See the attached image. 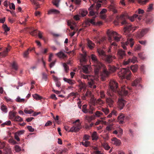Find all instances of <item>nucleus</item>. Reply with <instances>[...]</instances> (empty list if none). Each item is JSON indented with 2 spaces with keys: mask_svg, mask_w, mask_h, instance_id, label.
<instances>
[{
  "mask_svg": "<svg viewBox=\"0 0 154 154\" xmlns=\"http://www.w3.org/2000/svg\"><path fill=\"white\" fill-rule=\"evenodd\" d=\"M91 58L92 62L94 63V72L95 77L84 74H82L81 77L82 78L88 80V83L90 88L95 89L97 87L96 81L98 80V77L99 75H100L101 79L103 81H104L108 76L109 73L105 69L104 65L98 60L96 56L92 54Z\"/></svg>",
  "mask_w": 154,
  "mask_h": 154,
  "instance_id": "obj_1",
  "label": "nucleus"
},
{
  "mask_svg": "<svg viewBox=\"0 0 154 154\" xmlns=\"http://www.w3.org/2000/svg\"><path fill=\"white\" fill-rule=\"evenodd\" d=\"M122 84H121L120 90L118 88V83L114 80H111L109 83L110 89L108 91L112 93L115 94L117 93L119 95L121 96H126L128 95V90H130L131 89L128 88L125 85L126 82L125 80H122Z\"/></svg>",
  "mask_w": 154,
  "mask_h": 154,
  "instance_id": "obj_2",
  "label": "nucleus"
},
{
  "mask_svg": "<svg viewBox=\"0 0 154 154\" xmlns=\"http://www.w3.org/2000/svg\"><path fill=\"white\" fill-rule=\"evenodd\" d=\"M125 16L124 14H122L119 17L117 16L116 20L114 22V24L117 25L119 23L121 22L122 25H125V33L126 32H130L131 30L132 32H133L138 28L137 26L132 27L131 25L128 23L125 20Z\"/></svg>",
  "mask_w": 154,
  "mask_h": 154,
  "instance_id": "obj_3",
  "label": "nucleus"
},
{
  "mask_svg": "<svg viewBox=\"0 0 154 154\" xmlns=\"http://www.w3.org/2000/svg\"><path fill=\"white\" fill-rule=\"evenodd\" d=\"M97 51L100 57L108 63H111L113 59L116 58L115 56L106 55L105 52L101 49H98Z\"/></svg>",
  "mask_w": 154,
  "mask_h": 154,
  "instance_id": "obj_4",
  "label": "nucleus"
},
{
  "mask_svg": "<svg viewBox=\"0 0 154 154\" xmlns=\"http://www.w3.org/2000/svg\"><path fill=\"white\" fill-rule=\"evenodd\" d=\"M107 33L109 37V40L110 42L112 40V37H113L114 40L116 42H118L120 40L121 36L116 32L108 30Z\"/></svg>",
  "mask_w": 154,
  "mask_h": 154,
  "instance_id": "obj_5",
  "label": "nucleus"
},
{
  "mask_svg": "<svg viewBox=\"0 0 154 154\" xmlns=\"http://www.w3.org/2000/svg\"><path fill=\"white\" fill-rule=\"evenodd\" d=\"M107 94L110 97L106 98V101L109 106L110 107H111L112 106L114 103V100L116 98L117 96L115 94L110 92V91H107Z\"/></svg>",
  "mask_w": 154,
  "mask_h": 154,
  "instance_id": "obj_6",
  "label": "nucleus"
},
{
  "mask_svg": "<svg viewBox=\"0 0 154 154\" xmlns=\"http://www.w3.org/2000/svg\"><path fill=\"white\" fill-rule=\"evenodd\" d=\"M120 72L121 76L123 78H126L128 80L130 79L131 73L129 68H123L121 70Z\"/></svg>",
  "mask_w": 154,
  "mask_h": 154,
  "instance_id": "obj_7",
  "label": "nucleus"
},
{
  "mask_svg": "<svg viewBox=\"0 0 154 154\" xmlns=\"http://www.w3.org/2000/svg\"><path fill=\"white\" fill-rule=\"evenodd\" d=\"M82 127L81 124L80 123L74 124V125L70 128L69 131L72 132H77L80 130Z\"/></svg>",
  "mask_w": 154,
  "mask_h": 154,
  "instance_id": "obj_8",
  "label": "nucleus"
},
{
  "mask_svg": "<svg viewBox=\"0 0 154 154\" xmlns=\"http://www.w3.org/2000/svg\"><path fill=\"white\" fill-rule=\"evenodd\" d=\"M117 55L119 60H121L125 58L126 56L125 51L122 49H119L117 51Z\"/></svg>",
  "mask_w": 154,
  "mask_h": 154,
  "instance_id": "obj_9",
  "label": "nucleus"
},
{
  "mask_svg": "<svg viewBox=\"0 0 154 154\" xmlns=\"http://www.w3.org/2000/svg\"><path fill=\"white\" fill-rule=\"evenodd\" d=\"M148 29L146 28L142 29L140 32H138L137 36L138 37L141 38L143 37L148 32Z\"/></svg>",
  "mask_w": 154,
  "mask_h": 154,
  "instance_id": "obj_10",
  "label": "nucleus"
},
{
  "mask_svg": "<svg viewBox=\"0 0 154 154\" xmlns=\"http://www.w3.org/2000/svg\"><path fill=\"white\" fill-rule=\"evenodd\" d=\"M126 101L122 98L119 99L118 102V107L120 109H123Z\"/></svg>",
  "mask_w": 154,
  "mask_h": 154,
  "instance_id": "obj_11",
  "label": "nucleus"
},
{
  "mask_svg": "<svg viewBox=\"0 0 154 154\" xmlns=\"http://www.w3.org/2000/svg\"><path fill=\"white\" fill-rule=\"evenodd\" d=\"M137 57H133L131 59L129 58L127 61H124L123 63L125 65H126L129 63L130 62H131L133 63H135L137 61Z\"/></svg>",
  "mask_w": 154,
  "mask_h": 154,
  "instance_id": "obj_12",
  "label": "nucleus"
},
{
  "mask_svg": "<svg viewBox=\"0 0 154 154\" xmlns=\"http://www.w3.org/2000/svg\"><path fill=\"white\" fill-rule=\"evenodd\" d=\"M141 78H137L133 81L131 83V85L133 87L137 86V85H140L139 84L141 81Z\"/></svg>",
  "mask_w": 154,
  "mask_h": 154,
  "instance_id": "obj_13",
  "label": "nucleus"
},
{
  "mask_svg": "<svg viewBox=\"0 0 154 154\" xmlns=\"http://www.w3.org/2000/svg\"><path fill=\"white\" fill-rule=\"evenodd\" d=\"M112 143L116 146H119L121 144V141L116 137H114L111 139Z\"/></svg>",
  "mask_w": 154,
  "mask_h": 154,
  "instance_id": "obj_14",
  "label": "nucleus"
},
{
  "mask_svg": "<svg viewBox=\"0 0 154 154\" xmlns=\"http://www.w3.org/2000/svg\"><path fill=\"white\" fill-rule=\"evenodd\" d=\"M125 116L122 113H121L118 117V121L120 124H123Z\"/></svg>",
  "mask_w": 154,
  "mask_h": 154,
  "instance_id": "obj_15",
  "label": "nucleus"
},
{
  "mask_svg": "<svg viewBox=\"0 0 154 154\" xmlns=\"http://www.w3.org/2000/svg\"><path fill=\"white\" fill-rule=\"evenodd\" d=\"M125 44L126 45H128L130 44L131 47H132L134 44V42L133 39L132 38H128L127 41L125 42Z\"/></svg>",
  "mask_w": 154,
  "mask_h": 154,
  "instance_id": "obj_16",
  "label": "nucleus"
},
{
  "mask_svg": "<svg viewBox=\"0 0 154 154\" xmlns=\"http://www.w3.org/2000/svg\"><path fill=\"white\" fill-rule=\"evenodd\" d=\"M86 23L87 25H89V23H91L93 25H95L96 24V22L95 20V17H94L92 19H88Z\"/></svg>",
  "mask_w": 154,
  "mask_h": 154,
  "instance_id": "obj_17",
  "label": "nucleus"
},
{
  "mask_svg": "<svg viewBox=\"0 0 154 154\" xmlns=\"http://www.w3.org/2000/svg\"><path fill=\"white\" fill-rule=\"evenodd\" d=\"M87 45L88 47L91 49H93L95 46L94 43L89 39L87 40Z\"/></svg>",
  "mask_w": 154,
  "mask_h": 154,
  "instance_id": "obj_18",
  "label": "nucleus"
},
{
  "mask_svg": "<svg viewBox=\"0 0 154 154\" xmlns=\"http://www.w3.org/2000/svg\"><path fill=\"white\" fill-rule=\"evenodd\" d=\"M17 112H10L9 113V115L10 119L12 121L15 118L16 116Z\"/></svg>",
  "mask_w": 154,
  "mask_h": 154,
  "instance_id": "obj_19",
  "label": "nucleus"
},
{
  "mask_svg": "<svg viewBox=\"0 0 154 154\" xmlns=\"http://www.w3.org/2000/svg\"><path fill=\"white\" fill-rule=\"evenodd\" d=\"M88 113L89 114H92L93 113V111L95 110V108L91 105H89L88 107L87 108Z\"/></svg>",
  "mask_w": 154,
  "mask_h": 154,
  "instance_id": "obj_20",
  "label": "nucleus"
},
{
  "mask_svg": "<svg viewBox=\"0 0 154 154\" xmlns=\"http://www.w3.org/2000/svg\"><path fill=\"white\" fill-rule=\"evenodd\" d=\"M77 81L79 83V87L81 89L86 88V85L85 83L83 82L81 80L79 79Z\"/></svg>",
  "mask_w": 154,
  "mask_h": 154,
  "instance_id": "obj_21",
  "label": "nucleus"
},
{
  "mask_svg": "<svg viewBox=\"0 0 154 154\" xmlns=\"http://www.w3.org/2000/svg\"><path fill=\"white\" fill-rule=\"evenodd\" d=\"M79 13L82 16L84 17L88 14V12L86 10L81 9L79 11Z\"/></svg>",
  "mask_w": 154,
  "mask_h": 154,
  "instance_id": "obj_22",
  "label": "nucleus"
},
{
  "mask_svg": "<svg viewBox=\"0 0 154 154\" xmlns=\"http://www.w3.org/2000/svg\"><path fill=\"white\" fill-rule=\"evenodd\" d=\"M91 137L92 138V140H97L98 137L97 135V133L96 131H94L91 134Z\"/></svg>",
  "mask_w": 154,
  "mask_h": 154,
  "instance_id": "obj_23",
  "label": "nucleus"
},
{
  "mask_svg": "<svg viewBox=\"0 0 154 154\" xmlns=\"http://www.w3.org/2000/svg\"><path fill=\"white\" fill-rule=\"evenodd\" d=\"M63 80L64 81L67 82L70 85H73L74 84L75 81L72 80L68 79L65 78H63Z\"/></svg>",
  "mask_w": 154,
  "mask_h": 154,
  "instance_id": "obj_24",
  "label": "nucleus"
},
{
  "mask_svg": "<svg viewBox=\"0 0 154 154\" xmlns=\"http://www.w3.org/2000/svg\"><path fill=\"white\" fill-rule=\"evenodd\" d=\"M138 67L137 64L133 65L131 66V69L133 72H135L137 71Z\"/></svg>",
  "mask_w": 154,
  "mask_h": 154,
  "instance_id": "obj_25",
  "label": "nucleus"
},
{
  "mask_svg": "<svg viewBox=\"0 0 154 154\" xmlns=\"http://www.w3.org/2000/svg\"><path fill=\"white\" fill-rule=\"evenodd\" d=\"M101 145L106 150H108L110 148V147L106 143H102Z\"/></svg>",
  "mask_w": 154,
  "mask_h": 154,
  "instance_id": "obj_26",
  "label": "nucleus"
},
{
  "mask_svg": "<svg viewBox=\"0 0 154 154\" xmlns=\"http://www.w3.org/2000/svg\"><path fill=\"white\" fill-rule=\"evenodd\" d=\"M89 66H84L82 67V69L84 73H88L90 72L88 69Z\"/></svg>",
  "mask_w": 154,
  "mask_h": 154,
  "instance_id": "obj_27",
  "label": "nucleus"
},
{
  "mask_svg": "<svg viewBox=\"0 0 154 154\" xmlns=\"http://www.w3.org/2000/svg\"><path fill=\"white\" fill-rule=\"evenodd\" d=\"M1 109L4 112L6 113L8 112V109L6 106L2 103L1 104Z\"/></svg>",
  "mask_w": 154,
  "mask_h": 154,
  "instance_id": "obj_28",
  "label": "nucleus"
},
{
  "mask_svg": "<svg viewBox=\"0 0 154 154\" xmlns=\"http://www.w3.org/2000/svg\"><path fill=\"white\" fill-rule=\"evenodd\" d=\"M60 58H64L66 57V55L62 51H60L56 54Z\"/></svg>",
  "mask_w": 154,
  "mask_h": 154,
  "instance_id": "obj_29",
  "label": "nucleus"
},
{
  "mask_svg": "<svg viewBox=\"0 0 154 154\" xmlns=\"http://www.w3.org/2000/svg\"><path fill=\"white\" fill-rule=\"evenodd\" d=\"M51 13L57 14H59L60 13V12L58 10L55 9H52L48 11V14H50Z\"/></svg>",
  "mask_w": 154,
  "mask_h": 154,
  "instance_id": "obj_30",
  "label": "nucleus"
},
{
  "mask_svg": "<svg viewBox=\"0 0 154 154\" xmlns=\"http://www.w3.org/2000/svg\"><path fill=\"white\" fill-rule=\"evenodd\" d=\"M29 48L27 50L25 51L23 53V56L25 58H28L29 57Z\"/></svg>",
  "mask_w": 154,
  "mask_h": 154,
  "instance_id": "obj_31",
  "label": "nucleus"
},
{
  "mask_svg": "<svg viewBox=\"0 0 154 154\" xmlns=\"http://www.w3.org/2000/svg\"><path fill=\"white\" fill-rule=\"evenodd\" d=\"M103 113L99 111H97L94 113V116L96 117H99L103 115Z\"/></svg>",
  "mask_w": 154,
  "mask_h": 154,
  "instance_id": "obj_32",
  "label": "nucleus"
},
{
  "mask_svg": "<svg viewBox=\"0 0 154 154\" xmlns=\"http://www.w3.org/2000/svg\"><path fill=\"white\" fill-rule=\"evenodd\" d=\"M12 69L15 71L18 69V66L17 64L15 62H14L12 64Z\"/></svg>",
  "mask_w": 154,
  "mask_h": 154,
  "instance_id": "obj_33",
  "label": "nucleus"
},
{
  "mask_svg": "<svg viewBox=\"0 0 154 154\" xmlns=\"http://www.w3.org/2000/svg\"><path fill=\"white\" fill-rule=\"evenodd\" d=\"M5 150L4 153L5 154H10L11 152V149L6 147H5L4 149Z\"/></svg>",
  "mask_w": 154,
  "mask_h": 154,
  "instance_id": "obj_34",
  "label": "nucleus"
},
{
  "mask_svg": "<svg viewBox=\"0 0 154 154\" xmlns=\"http://www.w3.org/2000/svg\"><path fill=\"white\" fill-rule=\"evenodd\" d=\"M82 111L85 113H88L87 105L86 104L84 105L82 107Z\"/></svg>",
  "mask_w": 154,
  "mask_h": 154,
  "instance_id": "obj_35",
  "label": "nucleus"
},
{
  "mask_svg": "<svg viewBox=\"0 0 154 154\" xmlns=\"http://www.w3.org/2000/svg\"><path fill=\"white\" fill-rule=\"evenodd\" d=\"M23 120V119L22 118L19 116H16L13 121L16 122H21Z\"/></svg>",
  "mask_w": 154,
  "mask_h": 154,
  "instance_id": "obj_36",
  "label": "nucleus"
},
{
  "mask_svg": "<svg viewBox=\"0 0 154 154\" xmlns=\"http://www.w3.org/2000/svg\"><path fill=\"white\" fill-rule=\"evenodd\" d=\"M11 125V122L9 120L8 121L6 122L1 125L3 127H4L5 125L9 126Z\"/></svg>",
  "mask_w": 154,
  "mask_h": 154,
  "instance_id": "obj_37",
  "label": "nucleus"
},
{
  "mask_svg": "<svg viewBox=\"0 0 154 154\" xmlns=\"http://www.w3.org/2000/svg\"><path fill=\"white\" fill-rule=\"evenodd\" d=\"M137 2L140 5L145 4L148 0H137Z\"/></svg>",
  "mask_w": 154,
  "mask_h": 154,
  "instance_id": "obj_38",
  "label": "nucleus"
},
{
  "mask_svg": "<svg viewBox=\"0 0 154 154\" xmlns=\"http://www.w3.org/2000/svg\"><path fill=\"white\" fill-rule=\"evenodd\" d=\"M101 110L104 112V113L106 115H107L108 114L109 112V109L107 108H102Z\"/></svg>",
  "mask_w": 154,
  "mask_h": 154,
  "instance_id": "obj_39",
  "label": "nucleus"
},
{
  "mask_svg": "<svg viewBox=\"0 0 154 154\" xmlns=\"http://www.w3.org/2000/svg\"><path fill=\"white\" fill-rule=\"evenodd\" d=\"M63 66L64 67L65 71L66 72H68L69 70V66L67 65V64L65 63H63Z\"/></svg>",
  "mask_w": 154,
  "mask_h": 154,
  "instance_id": "obj_40",
  "label": "nucleus"
},
{
  "mask_svg": "<svg viewBox=\"0 0 154 154\" xmlns=\"http://www.w3.org/2000/svg\"><path fill=\"white\" fill-rule=\"evenodd\" d=\"M91 91H86L85 94V96H84L83 97V99H84L85 98V97H89L91 96Z\"/></svg>",
  "mask_w": 154,
  "mask_h": 154,
  "instance_id": "obj_41",
  "label": "nucleus"
},
{
  "mask_svg": "<svg viewBox=\"0 0 154 154\" xmlns=\"http://www.w3.org/2000/svg\"><path fill=\"white\" fill-rule=\"evenodd\" d=\"M25 131L23 130L18 131L15 133L16 134L18 135L19 136H20L21 135L23 134L24 133Z\"/></svg>",
  "mask_w": 154,
  "mask_h": 154,
  "instance_id": "obj_42",
  "label": "nucleus"
},
{
  "mask_svg": "<svg viewBox=\"0 0 154 154\" xmlns=\"http://www.w3.org/2000/svg\"><path fill=\"white\" fill-rule=\"evenodd\" d=\"M112 46H117V45L115 42H113L112 43L111 45L109 47V49L107 51L109 53V52H111V50Z\"/></svg>",
  "mask_w": 154,
  "mask_h": 154,
  "instance_id": "obj_43",
  "label": "nucleus"
},
{
  "mask_svg": "<svg viewBox=\"0 0 154 154\" xmlns=\"http://www.w3.org/2000/svg\"><path fill=\"white\" fill-rule=\"evenodd\" d=\"M33 97L34 99L37 100H40L42 98L41 97L37 94H35L33 95Z\"/></svg>",
  "mask_w": 154,
  "mask_h": 154,
  "instance_id": "obj_44",
  "label": "nucleus"
},
{
  "mask_svg": "<svg viewBox=\"0 0 154 154\" xmlns=\"http://www.w3.org/2000/svg\"><path fill=\"white\" fill-rule=\"evenodd\" d=\"M59 2L58 0H53L52 2L53 4L57 7L59 6Z\"/></svg>",
  "mask_w": 154,
  "mask_h": 154,
  "instance_id": "obj_45",
  "label": "nucleus"
},
{
  "mask_svg": "<svg viewBox=\"0 0 154 154\" xmlns=\"http://www.w3.org/2000/svg\"><path fill=\"white\" fill-rule=\"evenodd\" d=\"M100 94L101 98L103 99L105 98V94L104 91H100Z\"/></svg>",
  "mask_w": 154,
  "mask_h": 154,
  "instance_id": "obj_46",
  "label": "nucleus"
},
{
  "mask_svg": "<svg viewBox=\"0 0 154 154\" xmlns=\"http://www.w3.org/2000/svg\"><path fill=\"white\" fill-rule=\"evenodd\" d=\"M153 4H150L149 5L148 8H147V11L148 12L151 11L153 9Z\"/></svg>",
  "mask_w": 154,
  "mask_h": 154,
  "instance_id": "obj_47",
  "label": "nucleus"
},
{
  "mask_svg": "<svg viewBox=\"0 0 154 154\" xmlns=\"http://www.w3.org/2000/svg\"><path fill=\"white\" fill-rule=\"evenodd\" d=\"M96 102L97 103L100 105H102L104 103L103 101L100 99L97 100L96 101Z\"/></svg>",
  "mask_w": 154,
  "mask_h": 154,
  "instance_id": "obj_48",
  "label": "nucleus"
},
{
  "mask_svg": "<svg viewBox=\"0 0 154 154\" xmlns=\"http://www.w3.org/2000/svg\"><path fill=\"white\" fill-rule=\"evenodd\" d=\"M5 147V142H1L0 141V149H4Z\"/></svg>",
  "mask_w": 154,
  "mask_h": 154,
  "instance_id": "obj_49",
  "label": "nucleus"
},
{
  "mask_svg": "<svg viewBox=\"0 0 154 154\" xmlns=\"http://www.w3.org/2000/svg\"><path fill=\"white\" fill-rule=\"evenodd\" d=\"M15 150L16 152H19L21 151V149L20 147L17 145H16L15 146Z\"/></svg>",
  "mask_w": 154,
  "mask_h": 154,
  "instance_id": "obj_50",
  "label": "nucleus"
},
{
  "mask_svg": "<svg viewBox=\"0 0 154 154\" xmlns=\"http://www.w3.org/2000/svg\"><path fill=\"white\" fill-rule=\"evenodd\" d=\"M24 99H21L19 97H18L16 99V101L18 102H24Z\"/></svg>",
  "mask_w": 154,
  "mask_h": 154,
  "instance_id": "obj_51",
  "label": "nucleus"
},
{
  "mask_svg": "<svg viewBox=\"0 0 154 154\" xmlns=\"http://www.w3.org/2000/svg\"><path fill=\"white\" fill-rule=\"evenodd\" d=\"M85 141L84 142L85 144H84V146L87 147L89 146L90 145V143L89 141L84 140L83 141Z\"/></svg>",
  "mask_w": 154,
  "mask_h": 154,
  "instance_id": "obj_52",
  "label": "nucleus"
},
{
  "mask_svg": "<svg viewBox=\"0 0 154 154\" xmlns=\"http://www.w3.org/2000/svg\"><path fill=\"white\" fill-rule=\"evenodd\" d=\"M30 34L33 36H35L37 35V31L36 29L34 30L33 31L31 32H30Z\"/></svg>",
  "mask_w": 154,
  "mask_h": 154,
  "instance_id": "obj_53",
  "label": "nucleus"
},
{
  "mask_svg": "<svg viewBox=\"0 0 154 154\" xmlns=\"http://www.w3.org/2000/svg\"><path fill=\"white\" fill-rule=\"evenodd\" d=\"M9 143L13 144H15L17 143V142L13 139H10L8 141Z\"/></svg>",
  "mask_w": 154,
  "mask_h": 154,
  "instance_id": "obj_54",
  "label": "nucleus"
},
{
  "mask_svg": "<svg viewBox=\"0 0 154 154\" xmlns=\"http://www.w3.org/2000/svg\"><path fill=\"white\" fill-rule=\"evenodd\" d=\"M93 117L92 116H86L85 117V119L88 122H90L93 119Z\"/></svg>",
  "mask_w": 154,
  "mask_h": 154,
  "instance_id": "obj_55",
  "label": "nucleus"
},
{
  "mask_svg": "<svg viewBox=\"0 0 154 154\" xmlns=\"http://www.w3.org/2000/svg\"><path fill=\"white\" fill-rule=\"evenodd\" d=\"M27 128L29 131L30 132H33L34 131V129L32 127L30 126H28L27 127Z\"/></svg>",
  "mask_w": 154,
  "mask_h": 154,
  "instance_id": "obj_56",
  "label": "nucleus"
},
{
  "mask_svg": "<svg viewBox=\"0 0 154 154\" xmlns=\"http://www.w3.org/2000/svg\"><path fill=\"white\" fill-rule=\"evenodd\" d=\"M10 5L9 6L10 8L11 9H13V10L15 9V6L14 3H11V4L9 3Z\"/></svg>",
  "mask_w": 154,
  "mask_h": 154,
  "instance_id": "obj_57",
  "label": "nucleus"
},
{
  "mask_svg": "<svg viewBox=\"0 0 154 154\" xmlns=\"http://www.w3.org/2000/svg\"><path fill=\"white\" fill-rule=\"evenodd\" d=\"M90 138V136L87 134H85L83 137V138L84 139V140H89Z\"/></svg>",
  "mask_w": 154,
  "mask_h": 154,
  "instance_id": "obj_58",
  "label": "nucleus"
},
{
  "mask_svg": "<svg viewBox=\"0 0 154 154\" xmlns=\"http://www.w3.org/2000/svg\"><path fill=\"white\" fill-rule=\"evenodd\" d=\"M4 29L6 32H7L10 30V29L8 28L7 25H5L4 26Z\"/></svg>",
  "mask_w": 154,
  "mask_h": 154,
  "instance_id": "obj_59",
  "label": "nucleus"
},
{
  "mask_svg": "<svg viewBox=\"0 0 154 154\" xmlns=\"http://www.w3.org/2000/svg\"><path fill=\"white\" fill-rule=\"evenodd\" d=\"M52 122L50 121H48L45 124V126H48L51 125H52Z\"/></svg>",
  "mask_w": 154,
  "mask_h": 154,
  "instance_id": "obj_60",
  "label": "nucleus"
},
{
  "mask_svg": "<svg viewBox=\"0 0 154 154\" xmlns=\"http://www.w3.org/2000/svg\"><path fill=\"white\" fill-rule=\"evenodd\" d=\"M111 112L112 115H115V116H117V115L118 113L115 110H112Z\"/></svg>",
  "mask_w": 154,
  "mask_h": 154,
  "instance_id": "obj_61",
  "label": "nucleus"
},
{
  "mask_svg": "<svg viewBox=\"0 0 154 154\" xmlns=\"http://www.w3.org/2000/svg\"><path fill=\"white\" fill-rule=\"evenodd\" d=\"M38 36L40 38L43 39L42 36V33L40 31H38Z\"/></svg>",
  "mask_w": 154,
  "mask_h": 154,
  "instance_id": "obj_62",
  "label": "nucleus"
},
{
  "mask_svg": "<svg viewBox=\"0 0 154 154\" xmlns=\"http://www.w3.org/2000/svg\"><path fill=\"white\" fill-rule=\"evenodd\" d=\"M141 48V45H137L135 48V50H140Z\"/></svg>",
  "mask_w": 154,
  "mask_h": 154,
  "instance_id": "obj_63",
  "label": "nucleus"
},
{
  "mask_svg": "<svg viewBox=\"0 0 154 154\" xmlns=\"http://www.w3.org/2000/svg\"><path fill=\"white\" fill-rule=\"evenodd\" d=\"M95 154H103V153L101 151L99 150H96L94 152Z\"/></svg>",
  "mask_w": 154,
  "mask_h": 154,
  "instance_id": "obj_64",
  "label": "nucleus"
}]
</instances>
